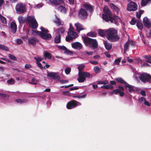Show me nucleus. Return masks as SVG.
Masks as SVG:
<instances>
[{"instance_id":"33","label":"nucleus","mask_w":151,"mask_h":151,"mask_svg":"<svg viewBox=\"0 0 151 151\" xmlns=\"http://www.w3.org/2000/svg\"><path fill=\"white\" fill-rule=\"evenodd\" d=\"M150 1H151V0H142L141 5L142 6H145Z\"/></svg>"},{"instance_id":"27","label":"nucleus","mask_w":151,"mask_h":151,"mask_svg":"<svg viewBox=\"0 0 151 151\" xmlns=\"http://www.w3.org/2000/svg\"><path fill=\"white\" fill-rule=\"evenodd\" d=\"M15 101L16 102L20 103V104H22L25 103L26 102H27V99H17L15 100Z\"/></svg>"},{"instance_id":"46","label":"nucleus","mask_w":151,"mask_h":151,"mask_svg":"<svg viewBox=\"0 0 151 151\" xmlns=\"http://www.w3.org/2000/svg\"><path fill=\"white\" fill-rule=\"evenodd\" d=\"M54 79L58 80H60V77L58 73H55V75Z\"/></svg>"},{"instance_id":"17","label":"nucleus","mask_w":151,"mask_h":151,"mask_svg":"<svg viewBox=\"0 0 151 151\" xmlns=\"http://www.w3.org/2000/svg\"><path fill=\"white\" fill-rule=\"evenodd\" d=\"M10 28L11 31L13 33H14L16 32L17 29V25L14 22H11Z\"/></svg>"},{"instance_id":"1","label":"nucleus","mask_w":151,"mask_h":151,"mask_svg":"<svg viewBox=\"0 0 151 151\" xmlns=\"http://www.w3.org/2000/svg\"><path fill=\"white\" fill-rule=\"evenodd\" d=\"M98 32L101 37H103L106 34L107 39L111 41H117L119 39V37L117 35V30L113 28H110L106 30L99 29L98 30Z\"/></svg>"},{"instance_id":"53","label":"nucleus","mask_w":151,"mask_h":151,"mask_svg":"<svg viewBox=\"0 0 151 151\" xmlns=\"http://www.w3.org/2000/svg\"><path fill=\"white\" fill-rule=\"evenodd\" d=\"M121 58H120L116 59L115 60V63L116 64L118 65L120 63Z\"/></svg>"},{"instance_id":"26","label":"nucleus","mask_w":151,"mask_h":151,"mask_svg":"<svg viewBox=\"0 0 151 151\" xmlns=\"http://www.w3.org/2000/svg\"><path fill=\"white\" fill-rule=\"evenodd\" d=\"M55 19L54 20V22L58 26L60 25H63V23L62 22L59 18L56 16H55Z\"/></svg>"},{"instance_id":"34","label":"nucleus","mask_w":151,"mask_h":151,"mask_svg":"<svg viewBox=\"0 0 151 151\" xmlns=\"http://www.w3.org/2000/svg\"><path fill=\"white\" fill-rule=\"evenodd\" d=\"M120 90L119 89H116L113 90L112 91L110 92V94L111 95H112L113 94H116L120 92Z\"/></svg>"},{"instance_id":"22","label":"nucleus","mask_w":151,"mask_h":151,"mask_svg":"<svg viewBox=\"0 0 151 151\" xmlns=\"http://www.w3.org/2000/svg\"><path fill=\"white\" fill-rule=\"evenodd\" d=\"M37 41H38V40L35 37L30 38L28 40V43L32 45L35 44Z\"/></svg>"},{"instance_id":"48","label":"nucleus","mask_w":151,"mask_h":151,"mask_svg":"<svg viewBox=\"0 0 151 151\" xmlns=\"http://www.w3.org/2000/svg\"><path fill=\"white\" fill-rule=\"evenodd\" d=\"M145 57L146 62L151 63V56H146Z\"/></svg>"},{"instance_id":"49","label":"nucleus","mask_w":151,"mask_h":151,"mask_svg":"<svg viewBox=\"0 0 151 151\" xmlns=\"http://www.w3.org/2000/svg\"><path fill=\"white\" fill-rule=\"evenodd\" d=\"M108 82L107 81H99L98 82V83L99 84H106L108 83Z\"/></svg>"},{"instance_id":"7","label":"nucleus","mask_w":151,"mask_h":151,"mask_svg":"<svg viewBox=\"0 0 151 151\" xmlns=\"http://www.w3.org/2000/svg\"><path fill=\"white\" fill-rule=\"evenodd\" d=\"M106 17L105 15H103V19L106 22L110 21L111 22L114 23L116 25H118V22H121L120 19L117 16H115L113 18H112L111 16L107 18Z\"/></svg>"},{"instance_id":"61","label":"nucleus","mask_w":151,"mask_h":151,"mask_svg":"<svg viewBox=\"0 0 151 151\" xmlns=\"http://www.w3.org/2000/svg\"><path fill=\"white\" fill-rule=\"evenodd\" d=\"M31 67V65L30 64H26L25 65V68L26 69L30 68Z\"/></svg>"},{"instance_id":"14","label":"nucleus","mask_w":151,"mask_h":151,"mask_svg":"<svg viewBox=\"0 0 151 151\" xmlns=\"http://www.w3.org/2000/svg\"><path fill=\"white\" fill-rule=\"evenodd\" d=\"M104 12L105 14H102V18L103 19V15H105L106 17H108L111 16L112 14L111 12L108 9V7L107 6H105L103 9Z\"/></svg>"},{"instance_id":"24","label":"nucleus","mask_w":151,"mask_h":151,"mask_svg":"<svg viewBox=\"0 0 151 151\" xmlns=\"http://www.w3.org/2000/svg\"><path fill=\"white\" fill-rule=\"evenodd\" d=\"M83 8L86 9L87 10L91 12L93 11V8L90 5L88 4H84L83 5Z\"/></svg>"},{"instance_id":"2","label":"nucleus","mask_w":151,"mask_h":151,"mask_svg":"<svg viewBox=\"0 0 151 151\" xmlns=\"http://www.w3.org/2000/svg\"><path fill=\"white\" fill-rule=\"evenodd\" d=\"M40 29L42 32L36 30H32V34L35 35H39L41 37L44 39L48 40L51 39V35L47 33L48 30L44 29L43 27H41Z\"/></svg>"},{"instance_id":"5","label":"nucleus","mask_w":151,"mask_h":151,"mask_svg":"<svg viewBox=\"0 0 151 151\" xmlns=\"http://www.w3.org/2000/svg\"><path fill=\"white\" fill-rule=\"evenodd\" d=\"M79 78L78 80L79 83L83 82L86 80V78H91L92 75L90 73L87 72H78Z\"/></svg>"},{"instance_id":"55","label":"nucleus","mask_w":151,"mask_h":151,"mask_svg":"<svg viewBox=\"0 0 151 151\" xmlns=\"http://www.w3.org/2000/svg\"><path fill=\"white\" fill-rule=\"evenodd\" d=\"M17 42L18 44H20L23 43V41L21 39H18L17 40Z\"/></svg>"},{"instance_id":"37","label":"nucleus","mask_w":151,"mask_h":151,"mask_svg":"<svg viewBox=\"0 0 151 151\" xmlns=\"http://www.w3.org/2000/svg\"><path fill=\"white\" fill-rule=\"evenodd\" d=\"M101 88L105 89L112 88L113 86L109 84L106 85H103L101 87Z\"/></svg>"},{"instance_id":"62","label":"nucleus","mask_w":151,"mask_h":151,"mask_svg":"<svg viewBox=\"0 0 151 151\" xmlns=\"http://www.w3.org/2000/svg\"><path fill=\"white\" fill-rule=\"evenodd\" d=\"M68 81L67 80H61L60 81V82L62 84L66 83H68Z\"/></svg>"},{"instance_id":"50","label":"nucleus","mask_w":151,"mask_h":151,"mask_svg":"<svg viewBox=\"0 0 151 151\" xmlns=\"http://www.w3.org/2000/svg\"><path fill=\"white\" fill-rule=\"evenodd\" d=\"M7 83L8 84H13L14 83V81L12 79H10L7 81Z\"/></svg>"},{"instance_id":"43","label":"nucleus","mask_w":151,"mask_h":151,"mask_svg":"<svg viewBox=\"0 0 151 151\" xmlns=\"http://www.w3.org/2000/svg\"><path fill=\"white\" fill-rule=\"evenodd\" d=\"M111 7L115 10L117 12H118L119 9L117 7L114 5L113 4H111L110 5Z\"/></svg>"},{"instance_id":"45","label":"nucleus","mask_w":151,"mask_h":151,"mask_svg":"<svg viewBox=\"0 0 151 151\" xmlns=\"http://www.w3.org/2000/svg\"><path fill=\"white\" fill-rule=\"evenodd\" d=\"M71 70V69L70 68H66L65 70V73L67 75H68L70 74V72Z\"/></svg>"},{"instance_id":"25","label":"nucleus","mask_w":151,"mask_h":151,"mask_svg":"<svg viewBox=\"0 0 151 151\" xmlns=\"http://www.w3.org/2000/svg\"><path fill=\"white\" fill-rule=\"evenodd\" d=\"M104 44L106 49L108 50H110L112 47V45L111 43H107L106 41H104Z\"/></svg>"},{"instance_id":"20","label":"nucleus","mask_w":151,"mask_h":151,"mask_svg":"<svg viewBox=\"0 0 151 151\" xmlns=\"http://www.w3.org/2000/svg\"><path fill=\"white\" fill-rule=\"evenodd\" d=\"M125 88H128V90L129 92H134L135 91V88L134 86H131L128 84L124 85Z\"/></svg>"},{"instance_id":"35","label":"nucleus","mask_w":151,"mask_h":151,"mask_svg":"<svg viewBox=\"0 0 151 151\" xmlns=\"http://www.w3.org/2000/svg\"><path fill=\"white\" fill-rule=\"evenodd\" d=\"M60 41V34L56 36L55 39V42L56 43H59Z\"/></svg>"},{"instance_id":"8","label":"nucleus","mask_w":151,"mask_h":151,"mask_svg":"<svg viewBox=\"0 0 151 151\" xmlns=\"http://www.w3.org/2000/svg\"><path fill=\"white\" fill-rule=\"evenodd\" d=\"M15 9L17 13L18 14H22L25 12L27 10L25 4L22 3L17 4Z\"/></svg>"},{"instance_id":"41","label":"nucleus","mask_w":151,"mask_h":151,"mask_svg":"<svg viewBox=\"0 0 151 151\" xmlns=\"http://www.w3.org/2000/svg\"><path fill=\"white\" fill-rule=\"evenodd\" d=\"M144 12V11L143 10H140L139 12H137V17L139 19H140L141 17V15Z\"/></svg>"},{"instance_id":"39","label":"nucleus","mask_w":151,"mask_h":151,"mask_svg":"<svg viewBox=\"0 0 151 151\" xmlns=\"http://www.w3.org/2000/svg\"><path fill=\"white\" fill-rule=\"evenodd\" d=\"M34 58L36 61V62H39L43 59V58L38 56L35 57Z\"/></svg>"},{"instance_id":"3","label":"nucleus","mask_w":151,"mask_h":151,"mask_svg":"<svg viewBox=\"0 0 151 151\" xmlns=\"http://www.w3.org/2000/svg\"><path fill=\"white\" fill-rule=\"evenodd\" d=\"M78 36V34L73 31V28L71 23L70 24V27L68 33V36L66 37L67 41H71L73 39L76 38Z\"/></svg>"},{"instance_id":"30","label":"nucleus","mask_w":151,"mask_h":151,"mask_svg":"<svg viewBox=\"0 0 151 151\" xmlns=\"http://www.w3.org/2000/svg\"><path fill=\"white\" fill-rule=\"evenodd\" d=\"M44 55L45 58L50 59L51 58V54L48 52H45L44 53Z\"/></svg>"},{"instance_id":"31","label":"nucleus","mask_w":151,"mask_h":151,"mask_svg":"<svg viewBox=\"0 0 151 151\" xmlns=\"http://www.w3.org/2000/svg\"><path fill=\"white\" fill-rule=\"evenodd\" d=\"M0 19L2 23L4 24L6 23V19L5 17L2 16L1 14H0Z\"/></svg>"},{"instance_id":"51","label":"nucleus","mask_w":151,"mask_h":151,"mask_svg":"<svg viewBox=\"0 0 151 151\" xmlns=\"http://www.w3.org/2000/svg\"><path fill=\"white\" fill-rule=\"evenodd\" d=\"M86 96V94H85L82 95H79L74 96V98H77L79 99L84 98H85Z\"/></svg>"},{"instance_id":"32","label":"nucleus","mask_w":151,"mask_h":151,"mask_svg":"<svg viewBox=\"0 0 151 151\" xmlns=\"http://www.w3.org/2000/svg\"><path fill=\"white\" fill-rule=\"evenodd\" d=\"M116 80L119 83L123 84H127L126 82L121 78H116Z\"/></svg>"},{"instance_id":"63","label":"nucleus","mask_w":151,"mask_h":151,"mask_svg":"<svg viewBox=\"0 0 151 151\" xmlns=\"http://www.w3.org/2000/svg\"><path fill=\"white\" fill-rule=\"evenodd\" d=\"M36 64L41 69L43 68V67L42 66L41 63H40L39 62H36Z\"/></svg>"},{"instance_id":"56","label":"nucleus","mask_w":151,"mask_h":151,"mask_svg":"<svg viewBox=\"0 0 151 151\" xmlns=\"http://www.w3.org/2000/svg\"><path fill=\"white\" fill-rule=\"evenodd\" d=\"M60 49L64 51V52H65L66 49H67L64 46H61L60 47Z\"/></svg>"},{"instance_id":"19","label":"nucleus","mask_w":151,"mask_h":151,"mask_svg":"<svg viewBox=\"0 0 151 151\" xmlns=\"http://www.w3.org/2000/svg\"><path fill=\"white\" fill-rule=\"evenodd\" d=\"M133 44V41L131 40H129L124 45V52L125 53V52L127 51L130 45H132Z\"/></svg>"},{"instance_id":"54","label":"nucleus","mask_w":151,"mask_h":151,"mask_svg":"<svg viewBox=\"0 0 151 151\" xmlns=\"http://www.w3.org/2000/svg\"><path fill=\"white\" fill-rule=\"evenodd\" d=\"M62 94L64 95L69 96L70 95L69 92L68 91H64L63 92Z\"/></svg>"},{"instance_id":"57","label":"nucleus","mask_w":151,"mask_h":151,"mask_svg":"<svg viewBox=\"0 0 151 151\" xmlns=\"http://www.w3.org/2000/svg\"><path fill=\"white\" fill-rule=\"evenodd\" d=\"M64 52L68 54L71 55L73 54L72 52L71 51L69 50H68L67 49H66V50L65 52Z\"/></svg>"},{"instance_id":"6","label":"nucleus","mask_w":151,"mask_h":151,"mask_svg":"<svg viewBox=\"0 0 151 151\" xmlns=\"http://www.w3.org/2000/svg\"><path fill=\"white\" fill-rule=\"evenodd\" d=\"M26 22L28 23L30 27L34 29L37 27L38 24L34 16L27 17Z\"/></svg>"},{"instance_id":"60","label":"nucleus","mask_w":151,"mask_h":151,"mask_svg":"<svg viewBox=\"0 0 151 151\" xmlns=\"http://www.w3.org/2000/svg\"><path fill=\"white\" fill-rule=\"evenodd\" d=\"M90 62L92 64L96 65H97L98 64V62L97 61H92L91 60L90 61Z\"/></svg>"},{"instance_id":"38","label":"nucleus","mask_w":151,"mask_h":151,"mask_svg":"<svg viewBox=\"0 0 151 151\" xmlns=\"http://www.w3.org/2000/svg\"><path fill=\"white\" fill-rule=\"evenodd\" d=\"M87 35L88 36H90L91 37H94L96 36V34L95 32H91L88 33L87 34Z\"/></svg>"},{"instance_id":"47","label":"nucleus","mask_w":151,"mask_h":151,"mask_svg":"<svg viewBox=\"0 0 151 151\" xmlns=\"http://www.w3.org/2000/svg\"><path fill=\"white\" fill-rule=\"evenodd\" d=\"M9 58L11 60H16L17 59L13 55L11 54H9Z\"/></svg>"},{"instance_id":"29","label":"nucleus","mask_w":151,"mask_h":151,"mask_svg":"<svg viewBox=\"0 0 151 151\" xmlns=\"http://www.w3.org/2000/svg\"><path fill=\"white\" fill-rule=\"evenodd\" d=\"M65 30V28L61 27L57 30L56 32L59 34H60V33H63L64 32Z\"/></svg>"},{"instance_id":"18","label":"nucleus","mask_w":151,"mask_h":151,"mask_svg":"<svg viewBox=\"0 0 151 151\" xmlns=\"http://www.w3.org/2000/svg\"><path fill=\"white\" fill-rule=\"evenodd\" d=\"M75 26L76 27L77 31L79 32L80 31L85 29L83 26L78 22H77L75 24Z\"/></svg>"},{"instance_id":"28","label":"nucleus","mask_w":151,"mask_h":151,"mask_svg":"<svg viewBox=\"0 0 151 151\" xmlns=\"http://www.w3.org/2000/svg\"><path fill=\"white\" fill-rule=\"evenodd\" d=\"M136 25L139 29L141 30L142 29L143 27L142 24L139 20L137 21Z\"/></svg>"},{"instance_id":"15","label":"nucleus","mask_w":151,"mask_h":151,"mask_svg":"<svg viewBox=\"0 0 151 151\" xmlns=\"http://www.w3.org/2000/svg\"><path fill=\"white\" fill-rule=\"evenodd\" d=\"M79 16L81 18L84 19L87 17L88 14L85 9H81L79 12Z\"/></svg>"},{"instance_id":"52","label":"nucleus","mask_w":151,"mask_h":151,"mask_svg":"<svg viewBox=\"0 0 151 151\" xmlns=\"http://www.w3.org/2000/svg\"><path fill=\"white\" fill-rule=\"evenodd\" d=\"M1 50L6 51H8L9 50V48L3 45Z\"/></svg>"},{"instance_id":"16","label":"nucleus","mask_w":151,"mask_h":151,"mask_svg":"<svg viewBox=\"0 0 151 151\" xmlns=\"http://www.w3.org/2000/svg\"><path fill=\"white\" fill-rule=\"evenodd\" d=\"M144 25L147 28H150L151 27V23L150 20L146 17H145L143 19Z\"/></svg>"},{"instance_id":"44","label":"nucleus","mask_w":151,"mask_h":151,"mask_svg":"<svg viewBox=\"0 0 151 151\" xmlns=\"http://www.w3.org/2000/svg\"><path fill=\"white\" fill-rule=\"evenodd\" d=\"M85 67V65L83 64H81L79 65L78 68L79 70V72H82L81 70Z\"/></svg>"},{"instance_id":"59","label":"nucleus","mask_w":151,"mask_h":151,"mask_svg":"<svg viewBox=\"0 0 151 151\" xmlns=\"http://www.w3.org/2000/svg\"><path fill=\"white\" fill-rule=\"evenodd\" d=\"M7 97H8V95L3 93H0V97L1 98H5Z\"/></svg>"},{"instance_id":"11","label":"nucleus","mask_w":151,"mask_h":151,"mask_svg":"<svg viewBox=\"0 0 151 151\" xmlns=\"http://www.w3.org/2000/svg\"><path fill=\"white\" fill-rule=\"evenodd\" d=\"M137 5L133 2H130L128 5L127 9L129 11H134L137 9Z\"/></svg>"},{"instance_id":"13","label":"nucleus","mask_w":151,"mask_h":151,"mask_svg":"<svg viewBox=\"0 0 151 151\" xmlns=\"http://www.w3.org/2000/svg\"><path fill=\"white\" fill-rule=\"evenodd\" d=\"M139 101L140 103H143L144 105L147 106H150L151 105V102L146 100V99L144 97H142L139 99Z\"/></svg>"},{"instance_id":"21","label":"nucleus","mask_w":151,"mask_h":151,"mask_svg":"<svg viewBox=\"0 0 151 151\" xmlns=\"http://www.w3.org/2000/svg\"><path fill=\"white\" fill-rule=\"evenodd\" d=\"M49 1L52 4L55 5L61 4L63 3V0H49Z\"/></svg>"},{"instance_id":"12","label":"nucleus","mask_w":151,"mask_h":151,"mask_svg":"<svg viewBox=\"0 0 151 151\" xmlns=\"http://www.w3.org/2000/svg\"><path fill=\"white\" fill-rule=\"evenodd\" d=\"M71 45L73 48L77 50H80L83 47L82 44L79 42H76L72 43Z\"/></svg>"},{"instance_id":"36","label":"nucleus","mask_w":151,"mask_h":151,"mask_svg":"<svg viewBox=\"0 0 151 151\" xmlns=\"http://www.w3.org/2000/svg\"><path fill=\"white\" fill-rule=\"evenodd\" d=\"M94 71L96 73H99L101 71V69L98 66L94 67L93 68Z\"/></svg>"},{"instance_id":"10","label":"nucleus","mask_w":151,"mask_h":151,"mask_svg":"<svg viewBox=\"0 0 151 151\" xmlns=\"http://www.w3.org/2000/svg\"><path fill=\"white\" fill-rule=\"evenodd\" d=\"M139 78L141 81L143 82L149 81L151 79V76L149 74L145 73L141 74Z\"/></svg>"},{"instance_id":"40","label":"nucleus","mask_w":151,"mask_h":151,"mask_svg":"<svg viewBox=\"0 0 151 151\" xmlns=\"http://www.w3.org/2000/svg\"><path fill=\"white\" fill-rule=\"evenodd\" d=\"M25 19L21 16H20L18 18V20L20 23H23L24 22Z\"/></svg>"},{"instance_id":"4","label":"nucleus","mask_w":151,"mask_h":151,"mask_svg":"<svg viewBox=\"0 0 151 151\" xmlns=\"http://www.w3.org/2000/svg\"><path fill=\"white\" fill-rule=\"evenodd\" d=\"M83 42L86 45L91 46V47L93 49L97 47V42L96 40L86 37L84 38Z\"/></svg>"},{"instance_id":"9","label":"nucleus","mask_w":151,"mask_h":151,"mask_svg":"<svg viewBox=\"0 0 151 151\" xmlns=\"http://www.w3.org/2000/svg\"><path fill=\"white\" fill-rule=\"evenodd\" d=\"M81 105V104L80 103L74 100L68 102L67 104L66 107L68 109H70Z\"/></svg>"},{"instance_id":"64","label":"nucleus","mask_w":151,"mask_h":151,"mask_svg":"<svg viewBox=\"0 0 151 151\" xmlns=\"http://www.w3.org/2000/svg\"><path fill=\"white\" fill-rule=\"evenodd\" d=\"M85 52L88 55H92L93 53V52L92 51L88 52L86 51Z\"/></svg>"},{"instance_id":"42","label":"nucleus","mask_w":151,"mask_h":151,"mask_svg":"<svg viewBox=\"0 0 151 151\" xmlns=\"http://www.w3.org/2000/svg\"><path fill=\"white\" fill-rule=\"evenodd\" d=\"M55 72H50L47 73L48 76L54 79Z\"/></svg>"},{"instance_id":"58","label":"nucleus","mask_w":151,"mask_h":151,"mask_svg":"<svg viewBox=\"0 0 151 151\" xmlns=\"http://www.w3.org/2000/svg\"><path fill=\"white\" fill-rule=\"evenodd\" d=\"M136 22H137V21L134 19H133L130 22V24L132 25H134Z\"/></svg>"},{"instance_id":"23","label":"nucleus","mask_w":151,"mask_h":151,"mask_svg":"<svg viewBox=\"0 0 151 151\" xmlns=\"http://www.w3.org/2000/svg\"><path fill=\"white\" fill-rule=\"evenodd\" d=\"M58 9L60 12L63 13H66L67 12V9L63 6H60L58 8Z\"/></svg>"}]
</instances>
